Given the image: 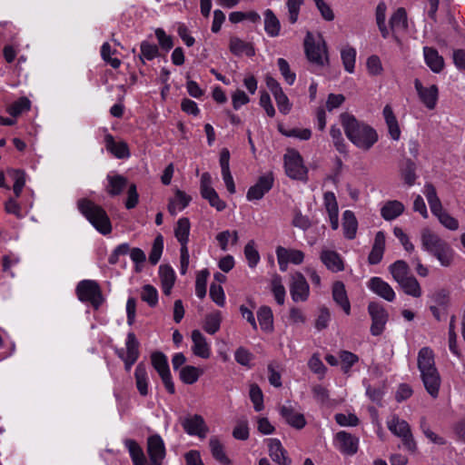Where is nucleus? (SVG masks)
I'll use <instances>...</instances> for the list:
<instances>
[{
  "instance_id": "8",
  "label": "nucleus",
  "mask_w": 465,
  "mask_h": 465,
  "mask_svg": "<svg viewBox=\"0 0 465 465\" xmlns=\"http://www.w3.org/2000/svg\"><path fill=\"white\" fill-rule=\"evenodd\" d=\"M420 242L422 249L431 256H433L437 252L443 251L444 248L450 245L429 228L421 230Z\"/></svg>"
},
{
  "instance_id": "50",
  "label": "nucleus",
  "mask_w": 465,
  "mask_h": 465,
  "mask_svg": "<svg viewBox=\"0 0 465 465\" xmlns=\"http://www.w3.org/2000/svg\"><path fill=\"white\" fill-rule=\"evenodd\" d=\"M141 299L153 308L158 303V292L153 285L145 284L142 290Z\"/></svg>"
},
{
  "instance_id": "41",
  "label": "nucleus",
  "mask_w": 465,
  "mask_h": 465,
  "mask_svg": "<svg viewBox=\"0 0 465 465\" xmlns=\"http://www.w3.org/2000/svg\"><path fill=\"white\" fill-rule=\"evenodd\" d=\"M257 319L262 330L272 331L273 316L270 307L262 306L257 312Z\"/></svg>"
},
{
  "instance_id": "54",
  "label": "nucleus",
  "mask_w": 465,
  "mask_h": 465,
  "mask_svg": "<svg viewBox=\"0 0 465 465\" xmlns=\"http://www.w3.org/2000/svg\"><path fill=\"white\" fill-rule=\"evenodd\" d=\"M209 272L204 269L198 272L195 282V293L200 299H203L206 295V283Z\"/></svg>"
},
{
  "instance_id": "15",
  "label": "nucleus",
  "mask_w": 465,
  "mask_h": 465,
  "mask_svg": "<svg viewBox=\"0 0 465 465\" xmlns=\"http://www.w3.org/2000/svg\"><path fill=\"white\" fill-rule=\"evenodd\" d=\"M126 356L119 353V357L124 362V368L128 371L139 358V341L134 332H129L126 339Z\"/></svg>"
},
{
  "instance_id": "3",
  "label": "nucleus",
  "mask_w": 465,
  "mask_h": 465,
  "mask_svg": "<svg viewBox=\"0 0 465 465\" xmlns=\"http://www.w3.org/2000/svg\"><path fill=\"white\" fill-rule=\"evenodd\" d=\"M79 212L102 234L106 235L112 232V224L106 212L93 201L82 198L77 202Z\"/></svg>"
},
{
  "instance_id": "42",
  "label": "nucleus",
  "mask_w": 465,
  "mask_h": 465,
  "mask_svg": "<svg viewBox=\"0 0 465 465\" xmlns=\"http://www.w3.org/2000/svg\"><path fill=\"white\" fill-rule=\"evenodd\" d=\"M202 374L201 369L191 365L184 366L180 370V379L185 384L195 383Z\"/></svg>"
},
{
  "instance_id": "25",
  "label": "nucleus",
  "mask_w": 465,
  "mask_h": 465,
  "mask_svg": "<svg viewBox=\"0 0 465 465\" xmlns=\"http://www.w3.org/2000/svg\"><path fill=\"white\" fill-rule=\"evenodd\" d=\"M385 249V234L380 231L376 233L371 251L368 256L370 264H378L382 257Z\"/></svg>"
},
{
  "instance_id": "12",
  "label": "nucleus",
  "mask_w": 465,
  "mask_h": 465,
  "mask_svg": "<svg viewBox=\"0 0 465 465\" xmlns=\"http://www.w3.org/2000/svg\"><path fill=\"white\" fill-rule=\"evenodd\" d=\"M335 444L338 450L349 456H352L357 453L359 449V438L355 435L341 430L336 433L334 437Z\"/></svg>"
},
{
  "instance_id": "29",
  "label": "nucleus",
  "mask_w": 465,
  "mask_h": 465,
  "mask_svg": "<svg viewBox=\"0 0 465 465\" xmlns=\"http://www.w3.org/2000/svg\"><path fill=\"white\" fill-rule=\"evenodd\" d=\"M358 222L353 212L347 210L342 214V229L344 236L352 240L356 236Z\"/></svg>"
},
{
  "instance_id": "60",
  "label": "nucleus",
  "mask_w": 465,
  "mask_h": 465,
  "mask_svg": "<svg viewBox=\"0 0 465 465\" xmlns=\"http://www.w3.org/2000/svg\"><path fill=\"white\" fill-rule=\"evenodd\" d=\"M293 219L292 224L302 231H307L312 226V222L308 216L303 215L299 209L293 210Z\"/></svg>"
},
{
  "instance_id": "40",
  "label": "nucleus",
  "mask_w": 465,
  "mask_h": 465,
  "mask_svg": "<svg viewBox=\"0 0 465 465\" xmlns=\"http://www.w3.org/2000/svg\"><path fill=\"white\" fill-rule=\"evenodd\" d=\"M398 283L406 294L415 298L421 296L420 285L414 276L411 275Z\"/></svg>"
},
{
  "instance_id": "30",
  "label": "nucleus",
  "mask_w": 465,
  "mask_h": 465,
  "mask_svg": "<svg viewBox=\"0 0 465 465\" xmlns=\"http://www.w3.org/2000/svg\"><path fill=\"white\" fill-rule=\"evenodd\" d=\"M264 15V30L271 37H276L280 35L281 23L275 14L271 9H266Z\"/></svg>"
},
{
  "instance_id": "46",
  "label": "nucleus",
  "mask_w": 465,
  "mask_h": 465,
  "mask_svg": "<svg viewBox=\"0 0 465 465\" xmlns=\"http://www.w3.org/2000/svg\"><path fill=\"white\" fill-rule=\"evenodd\" d=\"M31 107V102L30 100L25 97L22 96L15 102H14L8 108L7 113L13 116L16 117L20 115L22 113L25 111H29Z\"/></svg>"
},
{
  "instance_id": "6",
  "label": "nucleus",
  "mask_w": 465,
  "mask_h": 465,
  "mask_svg": "<svg viewBox=\"0 0 465 465\" xmlns=\"http://www.w3.org/2000/svg\"><path fill=\"white\" fill-rule=\"evenodd\" d=\"M284 168L288 177L293 180H304L307 175V169L303 165L301 154L294 151H289L284 155Z\"/></svg>"
},
{
  "instance_id": "62",
  "label": "nucleus",
  "mask_w": 465,
  "mask_h": 465,
  "mask_svg": "<svg viewBox=\"0 0 465 465\" xmlns=\"http://www.w3.org/2000/svg\"><path fill=\"white\" fill-rule=\"evenodd\" d=\"M210 297L218 306L223 307L225 303V295L220 284L213 282L210 286Z\"/></svg>"
},
{
  "instance_id": "35",
  "label": "nucleus",
  "mask_w": 465,
  "mask_h": 465,
  "mask_svg": "<svg viewBox=\"0 0 465 465\" xmlns=\"http://www.w3.org/2000/svg\"><path fill=\"white\" fill-rule=\"evenodd\" d=\"M392 31H405L408 28L407 13L403 7H399L390 18Z\"/></svg>"
},
{
  "instance_id": "36",
  "label": "nucleus",
  "mask_w": 465,
  "mask_h": 465,
  "mask_svg": "<svg viewBox=\"0 0 465 465\" xmlns=\"http://www.w3.org/2000/svg\"><path fill=\"white\" fill-rule=\"evenodd\" d=\"M191 197L181 190H176L174 199H171L168 203V212L174 215L176 209L183 210L189 205Z\"/></svg>"
},
{
  "instance_id": "47",
  "label": "nucleus",
  "mask_w": 465,
  "mask_h": 465,
  "mask_svg": "<svg viewBox=\"0 0 465 465\" xmlns=\"http://www.w3.org/2000/svg\"><path fill=\"white\" fill-rule=\"evenodd\" d=\"M152 365L158 372L162 374L170 371L167 357L161 351L153 352L151 355Z\"/></svg>"
},
{
  "instance_id": "14",
  "label": "nucleus",
  "mask_w": 465,
  "mask_h": 465,
  "mask_svg": "<svg viewBox=\"0 0 465 465\" xmlns=\"http://www.w3.org/2000/svg\"><path fill=\"white\" fill-rule=\"evenodd\" d=\"M292 299L295 302H305L309 296V284L301 272L292 276V282L290 287Z\"/></svg>"
},
{
  "instance_id": "44",
  "label": "nucleus",
  "mask_w": 465,
  "mask_h": 465,
  "mask_svg": "<svg viewBox=\"0 0 465 465\" xmlns=\"http://www.w3.org/2000/svg\"><path fill=\"white\" fill-rule=\"evenodd\" d=\"M401 173L405 183L409 186L414 184L417 178L415 163L411 159H406L401 167Z\"/></svg>"
},
{
  "instance_id": "38",
  "label": "nucleus",
  "mask_w": 465,
  "mask_h": 465,
  "mask_svg": "<svg viewBox=\"0 0 465 465\" xmlns=\"http://www.w3.org/2000/svg\"><path fill=\"white\" fill-rule=\"evenodd\" d=\"M390 272L391 273L393 279L397 282H402L405 278L411 276L410 274V267L408 263L403 260H398L389 267Z\"/></svg>"
},
{
  "instance_id": "32",
  "label": "nucleus",
  "mask_w": 465,
  "mask_h": 465,
  "mask_svg": "<svg viewBox=\"0 0 465 465\" xmlns=\"http://www.w3.org/2000/svg\"><path fill=\"white\" fill-rule=\"evenodd\" d=\"M191 223L188 218H180L174 228V235L181 244V248L187 246L189 242Z\"/></svg>"
},
{
  "instance_id": "45",
  "label": "nucleus",
  "mask_w": 465,
  "mask_h": 465,
  "mask_svg": "<svg viewBox=\"0 0 465 465\" xmlns=\"http://www.w3.org/2000/svg\"><path fill=\"white\" fill-rule=\"evenodd\" d=\"M8 174L14 180V193L15 197H19L25 184V173L19 169H12L8 171Z\"/></svg>"
},
{
  "instance_id": "34",
  "label": "nucleus",
  "mask_w": 465,
  "mask_h": 465,
  "mask_svg": "<svg viewBox=\"0 0 465 465\" xmlns=\"http://www.w3.org/2000/svg\"><path fill=\"white\" fill-rule=\"evenodd\" d=\"M108 187H107V193L111 196H116L122 193L124 189L127 186L128 181L127 179L120 174L116 175H108Z\"/></svg>"
},
{
  "instance_id": "24",
  "label": "nucleus",
  "mask_w": 465,
  "mask_h": 465,
  "mask_svg": "<svg viewBox=\"0 0 465 465\" xmlns=\"http://www.w3.org/2000/svg\"><path fill=\"white\" fill-rule=\"evenodd\" d=\"M159 276L163 292L170 295L176 279L173 269L169 264H162L159 267Z\"/></svg>"
},
{
  "instance_id": "33",
  "label": "nucleus",
  "mask_w": 465,
  "mask_h": 465,
  "mask_svg": "<svg viewBox=\"0 0 465 465\" xmlns=\"http://www.w3.org/2000/svg\"><path fill=\"white\" fill-rule=\"evenodd\" d=\"M135 384L142 396L148 394V375L143 362H140L134 371Z\"/></svg>"
},
{
  "instance_id": "39",
  "label": "nucleus",
  "mask_w": 465,
  "mask_h": 465,
  "mask_svg": "<svg viewBox=\"0 0 465 465\" xmlns=\"http://www.w3.org/2000/svg\"><path fill=\"white\" fill-rule=\"evenodd\" d=\"M209 446L213 457L222 464H231V460L224 452L223 445L216 437H212L209 440Z\"/></svg>"
},
{
  "instance_id": "4",
  "label": "nucleus",
  "mask_w": 465,
  "mask_h": 465,
  "mask_svg": "<svg viewBox=\"0 0 465 465\" xmlns=\"http://www.w3.org/2000/svg\"><path fill=\"white\" fill-rule=\"evenodd\" d=\"M304 51L307 59L317 65L323 66L328 64L327 45L322 35L316 41L311 32H307L304 39Z\"/></svg>"
},
{
  "instance_id": "43",
  "label": "nucleus",
  "mask_w": 465,
  "mask_h": 465,
  "mask_svg": "<svg viewBox=\"0 0 465 465\" xmlns=\"http://www.w3.org/2000/svg\"><path fill=\"white\" fill-rule=\"evenodd\" d=\"M222 322L221 312L216 311L205 316L203 330L209 334H214L220 330Z\"/></svg>"
},
{
  "instance_id": "31",
  "label": "nucleus",
  "mask_w": 465,
  "mask_h": 465,
  "mask_svg": "<svg viewBox=\"0 0 465 465\" xmlns=\"http://www.w3.org/2000/svg\"><path fill=\"white\" fill-rule=\"evenodd\" d=\"M382 114L387 124L391 137L395 141L399 140L401 136V130L392 108L389 104L385 105Z\"/></svg>"
},
{
  "instance_id": "20",
  "label": "nucleus",
  "mask_w": 465,
  "mask_h": 465,
  "mask_svg": "<svg viewBox=\"0 0 465 465\" xmlns=\"http://www.w3.org/2000/svg\"><path fill=\"white\" fill-rule=\"evenodd\" d=\"M423 54L426 64L433 73L439 74L443 70L444 59L435 48L424 46Z\"/></svg>"
},
{
  "instance_id": "26",
  "label": "nucleus",
  "mask_w": 465,
  "mask_h": 465,
  "mask_svg": "<svg viewBox=\"0 0 465 465\" xmlns=\"http://www.w3.org/2000/svg\"><path fill=\"white\" fill-rule=\"evenodd\" d=\"M229 49L234 55L240 56L246 54L247 56H253L255 49L251 43L245 42L237 36H231L229 42Z\"/></svg>"
},
{
  "instance_id": "56",
  "label": "nucleus",
  "mask_w": 465,
  "mask_h": 465,
  "mask_svg": "<svg viewBox=\"0 0 465 465\" xmlns=\"http://www.w3.org/2000/svg\"><path fill=\"white\" fill-rule=\"evenodd\" d=\"M244 255L250 267H254L260 261V254L255 249V242L251 240L244 247Z\"/></svg>"
},
{
  "instance_id": "37",
  "label": "nucleus",
  "mask_w": 465,
  "mask_h": 465,
  "mask_svg": "<svg viewBox=\"0 0 465 465\" xmlns=\"http://www.w3.org/2000/svg\"><path fill=\"white\" fill-rule=\"evenodd\" d=\"M388 429L399 438L403 437L411 430L409 423L401 420L397 415H393L387 422Z\"/></svg>"
},
{
  "instance_id": "27",
  "label": "nucleus",
  "mask_w": 465,
  "mask_h": 465,
  "mask_svg": "<svg viewBox=\"0 0 465 465\" xmlns=\"http://www.w3.org/2000/svg\"><path fill=\"white\" fill-rule=\"evenodd\" d=\"M405 207L397 200L388 201L381 209V215L386 221H392L403 213Z\"/></svg>"
},
{
  "instance_id": "49",
  "label": "nucleus",
  "mask_w": 465,
  "mask_h": 465,
  "mask_svg": "<svg viewBox=\"0 0 465 465\" xmlns=\"http://www.w3.org/2000/svg\"><path fill=\"white\" fill-rule=\"evenodd\" d=\"M141 54L139 55V58L141 62L144 64V59L146 60H153L159 54V49L156 45L150 44L147 41H143L141 43Z\"/></svg>"
},
{
  "instance_id": "48",
  "label": "nucleus",
  "mask_w": 465,
  "mask_h": 465,
  "mask_svg": "<svg viewBox=\"0 0 465 465\" xmlns=\"http://www.w3.org/2000/svg\"><path fill=\"white\" fill-rule=\"evenodd\" d=\"M163 250V237L159 234L157 235L153 242L151 252L149 253V262L151 264L155 265L161 259Z\"/></svg>"
},
{
  "instance_id": "5",
  "label": "nucleus",
  "mask_w": 465,
  "mask_h": 465,
  "mask_svg": "<svg viewBox=\"0 0 465 465\" xmlns=\"http://www.w3.org/2000/svg\"><path fill=\"white\" fill-rule=\"evenodd\" d=\"M75 292L81 302H90L95 310L104 302L101 288L95 281L83 280L79 282Z\"/></svg>"
},
{
  "instance_id": "7",
  "label": "nucleus",
  "mask_w": 465,
  "mask_h": 465,
  "mask_svg": "<svg viewBox=\"0 0 465 465\" xmlns=\"http://www.w3.org/2000/svg\"><path fill=\"white\" fill-rule=\"evenodd\" d=\"M368 312L371 318V333L373 336L381 335L389 320L388 312L379 302H371L368 305Z\"/></svg>"
},
{
  "instance_id": "63",
  "label": "nucleus",
  "mask_w": 465,
  "mask_h": 465,
  "mask_svg": "<svg viewBox=\"0 0 465 465\" xmlns=\"http://www.w3.org/2000/svg\"><path fill=\"white\" fill-rule=\"evenodd\" d=\"M277 64L286 83L292 85L295 81L296 75L291 71L288 62L284 58H279Z\"/></svg>"
},
{
  "instance_id": "59",
  "label": "nucleus",
  "mask_w": 465,
  "mask_h": 465,
  "mask_svg": "<svg viewBox=\"0 0 465 465\" xmlns=\"http://www.w3.org/2000/svg\"><path fill=\"white\" fill-rule=\"evenodd\" d=\"M420 427L422 430L423 434L433 443L438 445H444L446 443V440L438 436L435 432H433L430 429L429 424L427 423V420L424 417L420 419Z\"/></svg>"
},
{
  "instance_id": "19",
  "label": "nucleus",
  "mask_w": 465,
  "mask_h": 465,
  "mask_svg": "<svg viewBox=\"0 0 465 465\" xmlns=\"http://www.w3.org/2000/svg\"><path fill=\"white\" fill-rule=\"evenodd\" d=\"M268 447L270 457L278 465H289L291 459L287 456V452L278 439H269Z\"/></svg>"
},
{
  "instance_id": "13",
  "label": "nucleus",
  "mask_w": 465,
  "mask_h": 465,
  "mask_svg": "<svg viewBox=\"0 0 465 465\" xmlns=\"http://www.w3.org/2000/svg\"><path fill=\"white\" fill-rule=\"evenodd\" d=\"M414 86L423 104L430 110L434 109L439 95L437 85L432 84L430 87H424L419 79H415Z\"/></svg>"
},
{
  "instance_id": "28",
  "label": "nucleus",
  "mask_w": 465,
  "mask_h": 465,
  "mask_svg": "<svg viewBox=\"0 0 465 465\" xmlns=\"http://www.w3.org/2000/svg\"><path fill=\"white\" fill-rule=\"evenodd\" d=\"M124 445L127 448L134 465H149L143 449L132 439H126Z\"/></svg>"
},
{
  "instance_id": "53",
  "label": "nucleus",
  "mask_w": 465,
  "mask_h": 465,
  "mask_svg": "<svg viewBox=\"0 0 465 465\" xmlns=\"http://www.w3.org/2000/svg\"><path fill=\"white\" fill-rule=\"evenodd\" d=\"M340 359L343 373L350 372L351 367L359 361V357L356 354L344 350L340 351Z\"/></svg>"
},
{
  "instance_id": "23",
  "label": "nucleus",
  "mask_w": 465,
  "mask_h": 465,
  "mask_svg": "<svg viewBox=\"0 0 465 465\" xmlns=\"http://www.w3.org/2000/svg\"><path fill=\"white\" fill-rule=\"evenodd\" d=\"M332 298L334 302L341 306L343 312L349 315L351 313V303L347 296L345 285L342 282H335L332 285Z\"/></svg>"
},
{
  "instance_id": "21",
  "label": "nucleus",
  "mask_w": 465,
  "mask_h": 465,
  "mask_svg": "<svg viewBox=\"0 0 465 465\" xmlns=\"http://www.w3.org/2000/svg\"><path fill=\"white\" fill-rule=\"evenodd\" d=\"M105 148L118 159H124L130 156L128 145L125 142H115L114 136L107 134L104 136Z\"/></svg>"
},
{
  "instance_id": "16",
  "label": "nucleus",
  "mask_w": 465,
  "mask_h": 465,
  "mask_svg": "<svg viewBox=\"0 0 465 465\" xmlns=\"http://www.w3.org/2000/svg\"><path fill=\"white\" fill-rule=\"evenodd\" d=\"M281 416L287 424L297 430H302L306 425V420L302 413L295 411L292 405H282L279 409Z\"/></svg>"
},
{
  "instance_id": "22",
  "label": "nucleus",
  "mask_w": 465,
  "mask_h": 465,
  "mask_svg": "<svg viewBox=\"0 0 465 465\" xmlns=\"http://www.w3.org/2000/svg\"><path fill=\"white\" fill-rule=\"evenodd\" d=\"M192 340L193 342L192 351L194 355L203 359H208L211 355V350L203 333L199 330L193 331Z\"/></svg>"
},
{
  "instance_id": "51",
  "label": "nucleus",
  "mask_w": 465,
  "mask_h": 465,
  "mask_svg": "<svg viewBox=\"0 0 465 465\" xmlns=\"http://www.w3.org/2000/svg\"><path fill=\"white\" fill-rule=\"evenodd\" d=\"M441 266L450 267L454 262L455 252L450 245L443 249V251L437 252L434 255Z\"/></svg>"
},
{
  "instance_id": "2",
  "label": "nucleus",
  "mask_w": 465,
  "mask_h": 465,
  "mask_svg": "<svg viewBox=\"0 0 465 465\" xmlns=\"http://www.w3.org/2000/svg\"><path fill=\"white\" fill-rule=\"evenodd\" d=\"M417 363L425 390L432 398H437L441 380L435 365L433 351L429 347L421 348L418 352Z\"/></svg>"
},
{
  "instance_id": "52",
  "label": "nucleus",
  "mask_w": 465,
  "mask_h": 465,
  "mask_svg": "<svg viewBox=\"0 0 465 465\" xmlns=\"http://www.w3.org/2000/svg\"><path fill=\"white\" fill-rule=\"evenodd\" d=\"M250 399L253 403L254 410L261 411L263 408V393L258 384L252 383L250 386Z\"/></svg>"
},
{
  "instance_id": "1",
  "label": "nucleus",
  "mask_w": 465,
  "mask_h": 465,
  "mask_svg": "<svg viewBox=\"0 0 465 465\" xmlns=\"http://www.w3.org/2000/svg\"><path fill=\"white\" fill-rule=\"evenodd\" d=\"M340 119L346 136L357 147L369 150L378 141L376 131L370 125L359 122L354 115L343 113Z\"/></svg>"
},
{
  "instance_id": "18",
  "label": "nucleus",
  "mask_w": 465,
  "mask_h": 465,
  "mask_svg": "<svg viewBox=\"0 0 465 465\" xmlns=\"http://www.w3.org/2000/svg\"><path fill=\"white\" fill-rule=\"evenodd\" d=\"M322 262L332 272L344 270V262L341 256L335 251L322 250L320 254Z\"/></svg>"
},
{
  "instance_id": "10",
  "label": "nucleus",
  "mask_w": 465,
  "mask_h": 465,
  "mask_svg": "<svg viewBox=\"0 0 465 465\" xmlns=\"http://www.w3.org/2000/svg\"><path fill=\"white\" fill-rule=\"evenodd\" d=\"M274 177L272 172L261 175L256 183L251 186L247 192L248 201L261 200L273 186Z\"/></svg>"
},
{
  "instance_id": "61",
  "label": "nucleus",
  "mask_w": 465,
  "mask_h": 465,
  "mask_svg": "<svg viewBox=\"0 0 465 465\" xmlns=\"http://www.w3.org/2000/svg\"><path fill=\"white\" fill-rule=\"evenodd\" d=\"M202 197L207 200L210 205L216 209L218 212H222L226 208V203L220 199L215 190H209V193L202 195Z\"/></svg>"
},
{
  "instance_id": "11",
  "label": "nucleus",
  "mask_w": 465,
  "mask_h": 465,
  "mask_svg": "<svg viewBox=\"0 0 465 465\" xmlns=\"http://www.w3.org/2000/svg\"><path fill=\"white\" fill-rule=\"evenodd\" d=\"M181 424L187 434L196 435L202 439L205 438L209 431L204 419L199 414L188 415Z\"/></svg>"
},
{
  "instance_id": "17",
  "label": "nucleus",
  "mask_w": 465,
  "mask_h": 465,
  "mask_svg": "<svg viewBox=\"0 0 465 465\" xmlns=\"http://www.w3.org/2000/svg\"><path fill=\"white\" fill-rule=\"evenodd\" d=\"M368 287L375 294L383 298L388 302H392L395 299V292L391 285L380 277H372L368 282Z\"/></svg>"
},
{
  "instance_id": "55",
  "label": "nucleus",
  "mask_w": 465,
  "mask_h": 465,
  "mask_svg": "<svg viewBox=\"0 0 465 465\" xmlns=\"http://www.w3.org/2000/svg\"><path fill=\"white\" fill-rule=\"evenodd\" d=\"M356 59V50L353 47H349L341 51V60L345 70L348 73H353Z\"/></svg>"
},
{
  "instance_id": "9",
  "label": "nucleus",
  "mask_w": 465,
  "mask_h": 465,
  "mask_svg": "<svg viewBox=\"0 0 465 465\" xmlns=\"http://www.w3.org/2000/svg\"><path fill=\"white\" fill-rule=\"evenodd\" d=\"M147 453L151 465H162L166 455L164 442L159 434L147 438Z\"/></svg>"
},
{
  "instance_id": "64",
  "label": "nucleus",
  "mask_w": 465,
  "mask_h": 465,
  "mask_svg": "<svg viewBox=\"0 0 465 465\" xmlns=\"http://www.w3.org/2000/svg\"><path fill=\"white\" fill-rule=\"evenodd\" d=\"M366 65L369 74L371 75H380L383 71L381 59L376 54L371 55L367 59Z\"/></svg>"
},
{
  "instance_id": "57",
  "label": "nucleus",
  "mask_w": 465,
  "mask_h": 465,
  "mask_svg": "<svg viewBox=\"0 0 465 465\" xmlns=\"http://www.w3.org/2000/svg\"><path fill=\"white\" fill-rule=\"evenodd\" d=\"M330 134L337 151H339L341 153H346V144L344 143L341 129L335 125H332L330 129Z\"/></svg>"
},
{
  "instance_id": "58",
  "label": "nucleus",
  "mask_w": 465,
  "mask_h": 465,
  "mask_svg": "<svg viewBox=\"0 0 465 465\" xmlns=\"http://www.w3.org/2000/svg\"><path fill=\"white\" fill-rule=\"evenodd\" d=\"M272 291L278 304L282 305L285 299V288L282 284L280 276H275L272 281Z\"/></svg>"
}]
</instances>
